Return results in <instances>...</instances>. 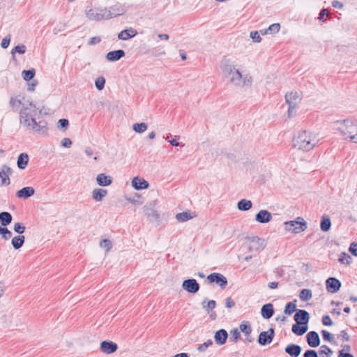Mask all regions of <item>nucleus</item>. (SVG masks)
Listing matches in <instances>:
<instances>
[{
  "label": "nucleus",
  "instance_id": "nucleus-1",
  "mask_svg": "<svg viewBox=\"0 0 357 357\" xmlns=\"http://www.w3.org/2000/svg\"><path fill=\"white\" fill-rule=\"evenodd\" d=\"M10 105L12 107L17 105H22L20 111V123L26 130L47 135V123L44 120L36 121V106L33 101L27 100L26 102H22L21 100L11 98Z\"/></svg>",
  "mask_w": 357,
  "mask_h": 357
},
{
  "label": "nucleus",
  "instance_id": "nucleus-2",
  "mask_svg": "<svg viewBox=\"0 0 357 357\" xmlns=\"http://www.w3.org/2000/svg\"><path fill=\"white\" fill-rule=\"evenodd\" d=\"M220 68L225 77L228 78L229 82L234 86L237 87L251 86L252 77L247 74L243 75L238 69H236L229 59H224Z\"/></svg>",
  "mask_w": 357,
  "mask_h": 357
},
{
  "label": "nucleus",
  "instance_id": "nucleus-3",
  "mask_svg": "<svg viewBox=\"0 0 357 357\" xmlns=\"http://www.w3.org/2000/svg\"><path fill=\"white\" fill-rule=\"evenodd\" d=\"M292 142L294 148L307 152L313 149L319 142V139L315 133L302 130L294 135Z\"/></svg>",
  "mask_w": 357,
  "mask_h": 357
},
{
  "label": "nucleus",
  "instance_id": "nucleus-4",
  "mask_svg": "<svg viewBox=\"0 0 357 357\" xmlns=\"http://www.w3.org/2000/svg\"><path fill=\"white\" fill-rule=\"evenodd\" d=\"M334 124L345 139L349 138L350 140L357 143V126L351 120L336 121Z\"/></svg>",
  "mask_w": 357,
  "mask_h": 357
},
{
  "label": "nucleus",
  "instance_id": "nucleus-5",
  "mask_svg": "<svg viewBox=\"0 0 357 357\" xmlns=\"http://www.w3.org/2000/svg\"><path fill=\"white\" fill-rule=\"evenodd\" d=\"M284 226L286 231L294 234H299L307 229V223L301 217H298L294 220L285 222Z\"/></svg>",
  "mask_w": 357,
  "mask_h": 357
},
{
  "label": "nucleus",
  "instance_id": "nucleus-6",
  "mask_svg": "<svg viewBox=\"0 0 357 357\" xmlns=\"http://www.w3.org/2000/svg\"><path fill=\"white\" fill-rule=\"evenodd\" d=\"M245 243L250 252H258L264 248V240L258 236H246Z\"/></svg>",
  "mask_w": 357,
  "mask_h": 357
},
{
  "label": "nucleus",
  "instance_id": "nucleus-7",
  "mask_svg": "<svg viewBox=\"0 0 357 357\" xmlns=\"http://www.w3.org/2000/svg\"><path fill=\"white\" fill-rule=\"evenodd\" d=\"M207 280L209 283H216L222 289H225L228 284L226 277L219 273H213L209 274L207 276Z\"/></svg>",
  "mask_w": 357,
  "mask_h": 357
},
{
  "label": "nucleus",
  "instance_id": "nucleus-8",
  "mask_svg": "<svg viewBox=\"0 0 357 357\" xmlns=\"http://www.w3.org/2000/svg\"><path fill=\"white\" fill-rule=\"evenodd\" d=\"M275 331L271 328L267 331H262L259 333L257 342L261 346L269 344L273 341Z\"/></svg>",
  "mask_w": 357,
  "mask_h": 357
},
{
  "label": "nucleus",
  "instance_id": "nucleus-9",
  "mask_svg": "<svg viewBox=\"0 0 357 357\" xmlns=\"http://www.w3.org/2000/svg\"><path fill=\"white\" fill-rule=\"evenodd\" d=\"M104 10L106 12L105 14V17L106 20L121 15L126 12L124 8L119 4L111 6L109 9L104 8Z\"/></svg>",
  "mask_w": 357,
  "mask_h": 357
},
{
  "label": "nucleus",
  "instance_id": "nucleus-10",
  "mask_svg": "<svg viewBox=\"0 0 357 357\" xmlns=\"http://www.w3.org/2000/svg\"><path fill=\"white\" fill-rule=\"evenodd\" d=\"M182 288L190 294H196L200 288L199 284L195 279H187L182 283Z\"/></svg>",
  "mask_w": 357,
  "mask_h": 357
},
{
  "label": "nucleus",
  "instance_id": "nucleus-11",
  "mask_svg": "<svg viewBox=\"0 0 357 357\" xmlns=\"http://www.w3.org/2000/svg\"><path fill=\"white\" fill-rule=\"evenodd\" d=\"M341 285V282L334 277H330L326 280V290L332 294L337 292Z\"/></svg>",
  "mask_w": 357,
  "mask_h": 357
},
{
  "label": "nucleus",
  "instance_id": "nucleus-12",
  "mask_svg": "<svg viewBox=\"0 0 357 357\" xmlns=\"http://www.w3.org/2000/svg\"><path fill=\"white\" fill-rule=\"evenodd\" d=\"M296 323L300 325H307L310 320V314L305 310H297L294 316Z\"/></svg>",
  "mask_w": 357,
  "mask_h": 357
},
{
  "label": "nucleus",
  "instance_id": "nucleus-13",
  "mask_svg": "<svg viewBox=\"0 0 357 357\" xmlns=\"http://www.w3.org/2000/svg\"><path fill=\"white\" fill-rule=\"evenodd\" d=\"M100 349L104 354H112L116 351L118 345L112 341L104 340L101 342Z\"/></svg>",
  "mask_w": 357,
  "mask_h": 357
},
{
  "label": "nucleus",
  "instance_id": "nucleus-14",
  "mask_svg": "<svg viewBox=\"0 0 357 357\" xmlns=\"http://www.w3.org/2000/svg\"><path fill=\"white\" fill-rule=\"evenodd\" d=\"M106 13L104 9H89L86 11V17L91 20H106L105 17V14Z\"/></svg>",
  "mask_w": 357,
  "mask_h": 357
},
{
  "label": "nucleus",
  "instance_id": "nucleus-15",
  "mask_svg": "<svg viewBox=\"0 0 357 357\" xmlns=\"http://www.w3.org/2000/svg\"><path fill=\"white\" fill-rule=\"evenodd\" d=\"M271 220L272 215L267 210H260L255 215V220L259 223H268Z\"/></svg>",
  "mask_w": 357,
  "mask_h": 357
},
{
  "label": "nucleus",
  "instance_id": "nucleus-16",
  "mask_svg": "<svg viewBox=\"0 0 357 357\" xmlns=\"http://www.w3.org/2000/svg\"><path fill=\"white\" fill-rule=\"evenodd\" d=\"M308 345L311 347H317L320 344V338L316 331H310L306 335Z\"/></svg>",
  "mask_w": 357,
  "mask_h": 357
},
{
  "label": "nucleus",
  "instance_id": "nucleus-17",
  "mask_svg": "<svg viewBox=\"0 0 357 357\" xmlns=\"http://www.w3.org/2000/svg\"><path fill=\"white\" fill-rule=\"evenodd\" d=\"M145 215L151 222H158L160 219V215L157 211L153 209L150 206L146 205L143 208Z\"/></svg>",
  "mask_w": 357,
  "mask_h": 357
},
{
  "label": "nucleus",
  "instance_id": "nucleus-18",
  "mask_svg": "<svg viewBox=\"0 0 357 357\" xmlns=\"http://www.w3.org/2000/svg\"><path fill=\"white\" fill-rule=\"evenodd\" d=\"M302 348L300 345L296 344H289L285 349L284 351L291 357H298L301 353Z\"/></svg>",
  "mask_w": 357,
  "mask_h": 357
},
{
  "label": "nucleus",
  "instance_id": "nucleus-19",
  "mask_svg": "<svg viewBox=\"0 0 357 357\" xmlns=\"http://www.w3.org/2000/svg\"><path fill=\"white\" fill-rule=\"evenodd\" d=\"M35 193V190L33 187L26 186L19 190L16 192V196L20 199H26L33 196Z\"/></svg>",
  "mask_w": 357,
  "mask_h": 357
},
{
  "label": "nucleus",
  "instance_id": "nucleus-20",
  "mask_svg": "<svg viewBox=\"0 0 357 357\" xmlns=\"http://www.w3.org/2000/svg\"><path fill=\"white\" fill-rule=\"evenodd\" d=\"M228 338V333L225 329H220L215 332L214 335L215 342L218 345H223Z\"/></svg>",
  "mask_w": 357,
  "mask_h": 357
},
{
  "label": "nucleus",
  "instance_id": "nucleus-21",
  "mask_svg": "<svg viewBox=\"0 0 357 357\" xmlns=\"http://www.w3.org/2000/svg\"><path fill=\"white\" fill-rule=\"evenodd\" d=\"M274 314V307L272 303L264 304L261 309V314L265 319H269Z\"/></svg>",
  "mask_w": 357,
  "mask_h": 357
},
{
  "label": "nucleus",
  "instance_id": "nucleus-22",
  "mask_svg": "<svg viewBox=\"0 0 357 357\" xmlns=\"http://www.w3.org/2000/svg\"><path fill=\"white\" fill-rule=\"evenodd\" d=\"M126 53L123 50L110 51L106 54V59L109 61H117L125 56Z\"/></svg>",
  "mask_w": 357,
  "mask_h": 357
},
{
  "label": "nucleus",
  "instance_id": "nucleus-23",
  "mask_svg": "<svg viewBox=\"0 0 357 357\" xmlns=\"http://www.w3.org/2000/svg\"><path fill=\"white\" fill-rule=\"evenodd\" d=\"M132 185L135 190H139L147 189L149 186V183L144 178L135 177L132 181Z\"/></svg>",
  "mask_w": 357,
  "mask_h": 357
},
{
  "label": "nucleus",
  "instance_id": "nucleus-24",
  "mask_svg": "<svg viewBox=\"0 0 357 357\" xmlns=\"http://www.w3.org/2000/svg\"><path fill=\"white\" fill-rule=\"evenodd\" d=\"M96 181L100 186L105 187L112 183V178L110 176H107L104 173L98 174Z\"/></svg>",
  "mask_w": 357,
  "mask_h": 357
},
{
  "label": "nucleus",
  "instance_id": "nucleus-25",
  "mask_svg": "<svg viewBox=\"0 0 357 357\" xmlns=\"http://www.w3.org/2000/svg\"><path fill=\"white\" fill-rule=\"evenodd\" d=\"M137 34L135 29L132 28L124 29L118 34V38L122 40H126L131 38H133Z\"/></svg>",
  "mask_w": 357,
  "mask_h": 357
},
{
  "label": "nucleus",
  "instance_id": "nucleus-26",
  "mask_svg": "<svg viewBox=\"0 0 357 357\" xmlns=\"http://www.w3.org/2000/svg\"><path fill=\"white\" fill-rule=\"evenodd\" d=\"M29 160V155L26 153H22L17 157V165L19 169H24L28 165Z\"/></svg>",
  "mask_w": 357,
  "mask_h": 357
},
{
  "label": "nucleus",
  "instance_id": "nucleus-27",
  "mask_svg": "<svg viewBox=\"0 0 357 357\" xmlns=\"http://www.w3.org/2000/svg\"><path fill=\"white\" fill-rule=\"evenodd\" d=\"M107 190L102 188H96L92 191V198L96 202H101L107 195Z\"/></svg>",
  "mask_w": 357,
  "mask_h": 357
},
{
  "label": "nucleus",
  "instance_id": "nucleus-28",
  "mask_svg": "<svg viewBox=\"0 0 357 357\" xmlns=\"http://www.w3.org/2000/svg\"><path fill=\"white\" fill-rule=\"evenodd\" d=\"M25 241V236L23 235H18L12 238L11 244L14 249L18 250L21 248Z\"/></svg>",
  "mask_w": 357,
  "mask_h": 357
},
{
  "label": "nucleus",
  "instance_id": "nucleus-29",
  "mask_svg": "<svg viewBox=\"0 0 357 357\" xmlns=\"http://www.w3.org/2000/svg\"><path fill=\"white\" fill-rule=\"evenodd\" d=\"M13 217L9 212L3 211L0 213V222L2 226L7 227L12 222Z\"/></svg>",
  "mask_w": 357,
  "mask_h": 357
},
{
  "label": "nucleus",
  "instance_id": "nucleus-30",
  "mask_svg": "<svg viewBox=\"0 0 357 357\" xmlns=\"http://www.w3.org/2000/svg\"><path fill=\"white\" fill-rule=\"evenodd\" d=\"M291 331L296 335H303L307 331V325H300L296 323L292 326Z\"/></svg>",
  "mask_w": 357,
  "mask_h": 357
},
{
  "label": "nucleus",
  "instance_id": "nucleus-31",
  "mask_svg": "<svg viewBox=\"0 0 357 357\" xmlns=\"http://www.w3.org/2000/svg\"><path fill=\"white\" fill-rule=\"evenodd\" d=\"M331 227V218L328 215H323L321 219L320 228L326 232L330 230Z\"/></svg>",
  "mask_w": 357,
  "mask_h": 357
},
{
  "label": "nucleus",
  "instance_id": "nucleus-32",
  "mask_svg": "<svg viewBox=\"0 0 357 357\" xmlns=\"http://www.w3.org/2000/svg\"><path fill=\"white\" fill-rule=\"evenodd\" d=\"M252 206V203L250 200L245 199H241L237 204V208L242 211H246L250 209Z\"/></svg>",
  "mask_w": 357,
  "mask_h": 357
},
{
  "label": "nucleus",
  "instance_id": "nucleus-33",
  "mask_svg": "<svg viewBox=\"0 0 357 357\" xmlns=\"http://www.w3.org/2000/svg\"><path fill=\"white\" fill-rule=\"evenodd\" d=\"M298 93L297 91H291L285 95V100L288 105L296 104V100L298 98Z\"/></svg>",
  "mask_w": 357,
  "mask_h": 357
},
{
  "label": "nucleus",
  "instance_id": "nucleus-34",
  "mask_svg": "<svg viewBox=\"0 0 357 357\" xmlns=\"http://www.w3.org/2000/svg\"><path fill=\"white\" fill-rule=\"evenodd\" d=\"M312 297V291L309 289H303L299 294V298L303 301H308Z\"/></svg>",
  "mask_w": 357,
  "mask_h": 357
},
{
  "label": "nucleus",
  "instance_id": "nucleus-35",
  "mask_svg": "<svg viewBox=\"0 0 357 357\" xmlns=\"http://www.w3.org/2000/svg\"><path fill=\"white\" fill-rule=\"evenodd\" d=\"M35 75H36V70L34 68H31L29 70H24L22 72V75L23 79L27 82L33 79Z\"/></svg>",
  "mask_w": 357,
  "mask_h": 357
},
{
  "label": "nucleus",
  "instance_id": "nucleus-36",
  "mask_svg": "<svg viewBox=\"0 0 357 357\" xmlns=\"http://www.w3.org/2000/svg\"><path fill=\"white\" fill-rule=\"evenodd\" d=\"M296 305L294 302H289L286 304L284 313L287 315H291L294 312H296Z\"/></svg>",
  "mask_w": 357,
  "mask_h": 357
},
{
  "label": "nucleus",
  "instance_id": "nucleus-37",
  "mask_svg": "<svg viewBox=\"0 0 357 357\" xmlns=\"http://www.w3.org/2000/svg\"><path fill=\"white\" fill-rule=\"evenodd\" d=\"M239 329L243 333H244L246 336L248 337L250 336L252 332V328L248 321L242 322L239 326Z\"/></svg>",
  "mask_w": 357,
  "mask_h": 357
},
{
  "label": "nucleus",
  "instance_id": "nucleus-38",
  "mask_svg": "<svg viewBox=\"0 0 357 357\" xmlns=\"http://www.w3.org/2000/svg\"><path fill=\"white\" fill-rule=\"evenodd\" d=\"M280 25L279 23L272 24L268 27V29L264 30V33H262V35H265V34H268V33H270V34L276 33L280 31Z\"/></svg>",
  "mask_w": 357,
  "mask_h": 357
},
{
  "label": "nucleus",
  "instance_id": "nucleus-39",
  "mask_svg": "<svg viewBox=\"0 0 357 357\" xmlns=\"http://www.w3.org/2000/svg\"><path fill=\"white\" fill-rule=\"evenodd\" d=\"M202 307L208 312L209 313V312L212 310H213L215 306H216V302L214 301V300H211V301H208L207 303H206V299H205L202 303Z\"/></svg>",
  "mask_w": 357,
  "mask_h": 357
},
{
  "label": "nucleus",
  "instance_id": "nucleus-40",
  "mask_svg": "<svg viewBox=\"0 0 357 357\" xmlns=\"http://www.w3.org/2000/svg\"><path fill=\"white\" fill-rule=\"evenodd\" d=\"M176 218L178 222H185L192 218V215L190 213L187 211H183L182 213H178L176 215Z\"/></svg>",
  "mask_w": 357,
  "mask_h": 357
},
{
  "label": "nucleus",
  "instance_id": "nucleus-41",
  "mask_svg": "<svg viewBox=\"0 0 357 357\" xmlns=\"http://www.w3.org/2000/svg\"><path fill=\"white\" fill-rule=\"evenodd\" d=\"M132 129L138 133H142L147 129V125L145 123H136L132 126Z\"/></svg>",
  "mask_w": 357,
  "mask_h": 357
},
{
  "label": "nucleus",
  "instance_id": "nucleus-42",
  "mask_svg": "<svg viewBox=\"0 0 357 357\" xmlns=\"http://www.w3.org/2000/svg\"><path fill=\"white\" fill-rule=\"evenodd\" d=\"M105 79L102 77H98L95 81V85L98 90H102L105 87Z\"/></svg>",
  "mask_w": 357,
  "mask_h": 357
},
{
  "label": "nucleus",
  "instance_id": "nucleus-43",
  "mask_svg": "<svg viewBox=\"0 0 357 357\" xmlns=\"http://www.w3.org/2000/svg\"><path fill=\"white\" fill-rule=\"evenodd\" d=\"M13 229L15 232L19 234V235H22L25 231L26 227L21 222H15L14 224Z\"/></svg>",
  "mask_w": 357,
  "mask_h": 357
},
{
  "label": "nucleus",
  "instance_id": "nucleus-44",
  "mask_svg": "<svg viewBox=\"0 0 357 357\" xmlns=\"http://www.w3.org/2000/svg\"><path fill=\"white\" fill-rule=\"evenodd\" d=\"M338 260L340 263L342 264H349L351 260V257L348 254L342 252Z\"/></svg>",
  "mask_w": 357,
  "mask_h": 357
},
{
  "label": "nucleus",
  "instance_id": "nucleus-45",
  "mask_svg": "<svg viewBox=\"0 0 357 357\" xmlns=\"http://www.w3.org/2000/svg\"><path fill=\"white\" fill-rule=\"evenodd\" d=\"M230 335H231V336H230L229 340L231 342H236L237 340L241 337L240 332L238 331V330L237 328H234V329L231 330L230 332Z\"/></svg>",
  "mask_w": 357,
  "mask_h": 357
},
{
  "label": "nucleus",
  "instance_id": "nucleus-46",
  "mask_svg": "<svg viewBox=\"0 0 357 357\" xmlns=\"http://www.w3.org/2000/svg\"><path fill=\"white\" fill-rule=\"evenodd\" d=\"M26 47L24 45H18L15 46L13 50L11 53L14 55L15 53L17 52L19 54H24L26 52Z\"/></svg>",
  "mask_w": 357,
  "mask_h": 357
},
{
  "label": "nucleus",
  "instance_id": "nucleus-47",
  "mask_svg": "<svg viewBox=\"0 0 357 357\" xmlns=\"http://www.w3.org/2000/svg\"><path fill=\"white\" fill-rule=\"evenodd\" d=\"M322 337L325 341L332 342L334 340V336L327 331L323 330L321 331Z\"/></svg>",
  "mask_w": 357,
  "mask_h": 357
},
{
  "label": "nucleus",
  "instance_id": "nucleus-48",
  "mask_svg": "<svg viewBox=\"0 0 357 357\" xmlns=\"http://www.w3.org/2000/svg\"><path fill=\"white\" fill-rule=\"evenodd\" d=\"M213 344V341L211 340H208L206 342L201 344L198 346L197 350L200 352H203L207 349L208 347Z\"/></svg>",
  "mask_w": 357,
  "mask_h": 357
},
{
  "label": "nucleus",
  "instance_id": "nucleus-49",
  "mask_svg": "<svg viewBox=\"0 0 357 357\" xmlns=\"http://www.w3.org/2000/svg\"><path fill=\"white\" fill-rule=\"evenodd\" d=\"M100 246L105 248L106 251L110 250L112 247V242L109 239H103L100 243Z\"/></svg>",
  "mask_w": 357,
  "mask_h": 357
},
{
  "label": "nucleus",
  "instance_id": "nucleus-50",
  "mask_svg": "<svg viewBox=\"0 0 357 357\" xmlns=\"http://www.w3.org/2000/svg\"><path fill=\"white\" fill-rule=\"evenodd\" d=\"M65 29H66V24L62 23V22H59L53 29V33L54 34H57L59 32H61V31H64Z\"/></svg>",
  "mask_w": 357,
  "mask_h": 357
},
{
  "label": "nucleus",
  "instance_id": "nucleus-51",
  "mask_svg": "<svg viewBox=\"0 0 357 357\" xmlns=\"http://www.w3.org/2000/svg\"><path fill=\"white\" fill-rule=\"evenodd\" d=\"M69 121L66 119H61L58 121V128L66 130L68 127Z\"/></svg>",
  "mask_w": 357,
  "mask_h": 357
},
{
  "label": "nucleus",
  "instance_id": "nucleus-52",
  "mask_svg": "<svg viewBox=\"0 0 357 357\" xmlns=\"http://www.w3.org/2000/svg\"><path fill=\"white\" fill-rule=\"evenodd\" d=\"M250 36L255 43H260L261 40V38L257 31H251Z\"/></svg>",
  "mask_w": 357,
  "mask_h": 357
},
{
  "label": "nucleus",
  "instance_id": "nucleus-53",
  "mask_svg": "<svg viewBox=\"0 0 357 357\" xmlns=\"http://www.w3.org/2000/svg\"><path fill=\"white\" fill-rule=\"evenodd\" d=\"M321 321H322V324L324 326H332L333 324V322L331 320L330 316L327 315V314L326 315H324L322 317Z\"/></svg>",
  "mask_w": 357,
  "mask_h": 357
},
{
  "label": "nucleus",
  "instance_id": "nucleus-54",
  "mask_svg": "<svg viewBox=\"0 0 357 357\" xmlns=\"http://www.w3.org/2000/svg\"><path fill=\"white\" fill-rule=\"evenodd\" d=\"M333 353L332 350L331 349V348H329L328 346L326 345H322L321 347H320V350H319V354L321 355V354H326L327 356H329L331 355V354Z\"/></svg>",
  "mask_w": 357,
  "mask_h": 357
},
{
  "label": "nucleus",
  "instance_id": "nucleus-55",
  "mask_svg": "<svg viewBox=\"0 0 357 357\" xmlns=\"http://www.w3.org/2000/svg\"><path fill=\"white\" fill-rule=\"evenodd\" d=\"M10 183V178L8 175L2 174L0 176V185H8Z\"/></svg>",
  "mask_w": 357,
  "mask_h": 357
},
{
  "label": "nucleus",
  "instance_id": "nucleus-56",
  "mask_svg": "<svg viewBox=\"0 0 357 357\" xmlns=\"http://www.w3.org/2000/svg\"><path fill=\"white\" fill-rule=\"evenodd\" d=\"M12 172V169L10 167H8L6 165H3L2 166V171L0 172V176H1L2 174L8 175L9 176V175H10Z\"/></svg>",
  "mask_w": 357,
  "mask_h": 357
},
{
  "label": "nucleus",
  "instance_id": "nucleus-57",
  "mask_svg": "<svg viewBox=\"0 0 357 357\" xmlns=\"http://www.w3.org/2000/svg\"><path fill=\"white\" fill-rule=\"evenodd\" d=\"M328 13H329V10L328 8L321 9L319 14L318 19L321 22H325L326 18L324 17V16L326 15H328Z\"/></svg>",
  "mask_w": 357,
  "mask_h": 357
},
{
  "label": "nucleus",
  "instance_id": "nucleus-58",
  "mask_svg": "<svg viewBox=\"0 0 357 357\" xmlns=\"http://www.w3.org/2000/svg\"><path fill=\"white\" fill-rule=\"evenodd\" d=\"M303 357H319L317 352L314 349H307L303 354Z\"/></svg>",
  "mask_w": 357,
  "mask_h": 357
},
{
  "label": "nucleus",
  "instance_id": "nucleus-59",
  "mask_svg": "<svg viewBox=\"0 0 357 357\" xmlns=\"http://www.w3.org/2000/svg\"><path fill=\"white\" fill-rule=\"evenodd\" d=\"M349 250L354 256L357 257V243H351L350 244Z\"/></svg>",
  "mask_w": 357,
  "mask_h": 357
},
{
  "label": "nucleus",
  "instance_id": "nucleus-60",
  "mask_svg": "<svg viewBox=\"0 0 357 357\" xmlns=\"http://www.w3.org/2000/svg\"><path fill=\"white\" fill-rule=\"evenodd\" d=\"M61 146L66 148H70L72 145V141L69 138H63L61 142Z\"/></svg>",
  "mask_w": 357,
  "mask_h": 357
},
{
  "label": "nucleus",
  "instance_id": "nucleus-61",
  "mask_svg": "<svg viewBox=\"0 0 357 357\" xmlns=\"http://www.w3.org/2000/svg\"><path fill=\"white\" fill-rule=\"evenodd\" d=\"M296 107V104L289 105L288 116L289 118L293 117L294 116Z\"/></svg>",
  "mask_w": 357,
  "mask_h": 357
},
{
  "label": "nucleus",
  "instance_id": "nucleus-62",
  "mask_svg": "<svg viewBox=\"0 0 357 357\" xmlns=\"http://www.w3.org/2000/svg\"><path fill=\"white\" fill-rule=\"evenodd\" d=\"M101 38L98 36L92 37L88 42L89 45H94L100 43Z\"/></svg>",
  "mask_w": 357,
  "mask_h": 357
},
{
  "label": "nucleus",
  "instance_id": "nucleus-63",
  "mask_svg": "<svg viewBox=\"0 0 357 357\" xmlns=\"http://www.w3.org/2000/svg\"><path fill=\"white\" fill-rule=\"evenodd\" d=\"M10 36H6L5 38H3V40H1V45L3 48L6 49L8 47L9 44H10Z\"/></svg>",
  "mask_w": 357,
  "mask_h": 357
},
{
  "label": "nucleus",
  "instance_id": "nucleus-64",
  "mask_svg": "<svg viewBox=\"0 0 357 357\" xmlns=\"http://www.w3.org/2000/svg\"><path fill=\"white\" fill-rule=\"evenodd\" d=\"M5 231H6V232L3 233L2 238L5 241H8L12 237L13 234L7 227L5 228Z\"/></svg>",
  "mask_w": 357,
  "mask_h": 357
}]
</instances>
